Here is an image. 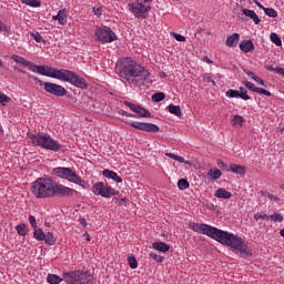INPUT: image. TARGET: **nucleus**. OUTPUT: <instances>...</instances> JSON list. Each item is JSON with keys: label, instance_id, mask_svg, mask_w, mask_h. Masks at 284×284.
Returning <instances> with one entry per match:
<instances>
[{"label": "nucleus", "instance_id": "obj_1", "mask_svg": "<svg viewBox=\"0 0 284 284\" xmlns=\"http://www.w3.org/2000/svg\"><path fill=\"white\" fill-rule=\"evenodd\" d=\"M189 226L191 230H193V232H197V234H205L206 236H210V239L217 241V243L232 247L234 252H240V254H244V256H253L250 245L244 243L243 239H241L239 235H234L210 224L190 222Z\"/></svg>", "mask_w": 284, "mask_h": 284}, {"label": "nucleus", "instance_id": "obj_2", "mask_svg": "<svg viewBox=\"0 0 284 284\" xmlns=\"http://www.w3.org/2000/svg\"><path fill=\"white\" fill-rule=\"evenodd\" d=\"M115 72L131 85H143L144 81H150V71L131 58H125L121 64L115 65Z\"/></svg>", "mask_w": 284, "mask_h": 284}, {"label": "nucleus", "instance_id": "obj_3", "mask_svg": "<svg viewBox=\"0 0 284 284\" xmlns=\"http://www.w3.org/2000/svg\"><path fill=\"white\" fill-rule=\"evenodd\" d=\"M38 74H41L42 77H50L51 79H58L59 81H65L75 88H80V90H88L89 88L88 81L74 71L65 69L55 70L49 65H40L38 67Z\"/></svg>", "mask_w": 284, "mask_h": 284}, {"label": "nucleus", "instance_id": "obj_4", "mask_svg": "<svg viewBox=\"0 0 284 284\" xmlns=\"http://www.w3.org/2000/svg\"><path fill=\"white\" fill-rule=\"evenodd\" d=\"M32 193L37 199H50L54 196V182L50 178H39L32 185Z\"/></svg>", "mask_w": 284, "mask_h": 284}, {"label": "nucleus", "instance_id": "obj_5", "mask_svg": "<svg viewBox=\"0 0 284 284\" xmlns=\"http://www.w3.org/2000/svg\"><path fill=\"white\" fill-rule=\"evenodd\" d=\"M151 3L152 0H135L134 2H129L128 6L135 19H148V14L152 10Z\"/></svg>", "mask_w": 284, "mask_h": 284}, {"label": "nucleus", "instance_id": "obj_6", "mask_svg": "<svg viewBox=\"0 0 284 284\" xmlns=\"http://www.w3.org/2000/svg\"><path fill=\"white\" fill-rule=\"evenodd\" d=\"M33 145H39L44 150H51L53 152H59L61 150V144L54 141V139L50 138L48 134H38L32 136Z\"/></svg>", "mask_w": 284, "mask_h": 284}, {"label": "nucleus", "instance_id": "obj_7", "mask_svg": "<svg viewBox=\"0 0 284 284\" xmlns=\"http://www.w3.org/2000/svg\"><path fill=\"white\" fill-rule=\"evenodd\" d=\"M92 192L95 196H102L103 199H111V196L119 195V191L103 182H97L93 184Z\"/></svg>", "mask_w": 284, "mask_h": 284}, {"label": "nucleus", "instance_id": "obj_8", "mask_svg": "<svg viewBox=\"0 0 284 284\" xmlns=\"http://www.w3.org/2000/svg\"><path fill=\"white\" fill-rule=\"evenodd\" d=\"M95 36L98 41H101L102 43H112V41H115L116 39V33L108 27L97 28Z\"/></svg>", "mask_w": 284, "mask_h": 284}, {"label": "nucleus", "instance_id": "obj_9", "mask_svg": "<svg viewBox=\"0 0 284 284\" xmlns=\"http://www.w3.org/2000/svg\"><path fill=\"white\" fill-rule=\"evenodd\" d=\"M129 125H131V128H135V130H141L142 132H151L152 134L160 132L159 125L150 122H131Z\"/></svg>", "mask_w": 284, "mask_h": 284}, {"label": "nucleus", "instance_id": "obj_10", "mask_svg": "<svg viewBox=\"0 0 284 284\" xmlns=\"http://www.w3.org/2000/svg\"><path fill=\"white\" fill-rule=\"evenodd\" d=\"M74 191L71 187H68L63 184L54 182L53 196H60L61 199H68L74 196Z\"/></svg>", "mask_w": 284, "mask_h": 284}, {"label": "nucleus", "instance_id": "obj_11", "mask_svg": "<svg viewBox=\"0 0 284 284\" xmlns=\"http://www.w3.org/2000/svg\"><path fill=\"white\" fill-rule=\"evenodd\" d=\"M44 90L49 94H53V97H65L68 94L65 88L52 82L44 83Z\"/></svg>", "mask_w": 284, "mask_h": 284}, {"label": "nucleus", "instance_id": "obj_12", "mask_svg": "<svg viewBox=\"0 0 284 284\" xmlns=\"http://www.w3.org/2000/svg\"><path fill=\"white\" fill-rule=\"evenodd\" d=\"M53 174L58 176V179H65L67 181H70V183H72V180L74 179L77 173H74V171H72V169L70 168L59 166L53 169Z\"/></svg>", "mask_w": 284, "mask_h": 284}, {"label": "nucleus", "instance_id": "obj_13", "mask_svg": "<svg viewBox=\"0 0 284 284\" xmlns=\"http://www.w3.org/2000/svg\"><path fill=\"white\" fill-rule=\"evenodd\" d=\"M124 105H126V108H130L132 112H134L135 114H138V116H141L143 119H150L152 116V113L148 109L139 104H134L130 101H124Z\"/></svg>", "mask_w": 284, "mask_h": 284}, {"label": "nucleus", "instance_id": "obj_14", "mask_svg": "<svg viewBox=\"0 0 284 284\" xmlns=\"http://www.w3.org/2000/svg\"><path fill=\"white\" fill-rule=\"evenodd\" d=\"M78 284H92V274L88 271H78Z\"/></svg>", "mask_w": 284, "mask_h": 284}, {"label": "nucleus", "instance_id": "obj_15", "mask_svg": "<svg viewBox=\"0 0 284 284\" xmlns=\"http://www.w3.org/2000/svg\"><path fill=\"white\" fill-rule=\"evenodd\" d=\"M225 94L229 99H243V101H250V97L245 93H241L239 90L230 89Z\"/></svg>", "mask_w": 284, "mask_h": 284}, {"label": "nucleus", "instance_id": "obj_16", "mask_svg": "<svg viewBox=\"0 0 284 284\" xmlns=\"http://www.w3.org/2000/svg\"><path fill=\"white\" fill-rule=\"evenodd\" d=\"M63 278L65 283L68 284H78V278H79V271H73L69 273H63Z\"/></svg>", "mask_w": 284, "mask_h": 284}, {"label": "nucleus", "instance_id": "obj_17", "mask_svg": "<svg viewBox=\"0 0 284 284\" xmlns=\"http://www.w3.org/2000/svg\"><path fill=\"white\" fill-rule=\"evenodd\" d=\"M227 172H233V174H240V176H245L247 169L241 164H231Z\"/></svg>", "mask_w": 284, "mask_h": 284}, {"label": "nucleus", "instance_id": "obj_18", "mask_svg": "<svg viewBox=\"0 0 284 284\" xmlns=\"http://www.w3.org/2000/svg\"><path fill=\"white\" fill-rule=\"evenodd\" d=\"M102 174L105 179H111L112 181H115V183H123V179L114 171L105 169Z\"/></svg>", "mask_w": 284, "mask_h": 284}, {"label": "nucleus", "instance_id": "obj_19", "mask_svg": "<svg viewBox=\"0 0 284 284\" xmlns=\"http://www.w3.org/2000/svg\"><path fill=\"white\" fill-rule=\"evenodd\" d=\"M240 50L245 54H247V52H252L254 50V42H252V40H243L240 43Z\"/></svg>", "mask_w": 284, "mask_h": 284}, {"label": "nucleus", "instance_id": "obj_20", "mask_svg": "<svg viewBox=\"0 0 284 284\" xmlns=\"http://www.w3.org/2000/svg\"><path fill=\"white\" fill-rule=\"evenodd\" d=\"M242 12L243 14H245V17H248L250 19H252L255 26H258V23H261V18H258V16L254 10L243 9Z\"/></svg>", "mask_w": 284, "mask_h": 284}, {"label": "nucleus", "instance_id": "obj_21", "mask_svg": "<svg viewBox=\"0 0 284 284\" xmlns=\"http://www.w3.org/2000/svg\"><path fill=\"white\" fill-rule=\"evenodd\" d=\"M239 39H241V36L239 33H233L226 39V45L229 48H236L239 44Z\"/></svg>", "mask_w": 284, "mask_h": 284}, {"label": "nucleus", "instance_id": "obj_22", "mask_svg": "<svg viewBox=\"0 0 284 284\" xmlns=\"http://www.w3.org/2000/svg\"><path fill=\"white\" fill-rule=\"evenodd\" d=\"M152 247L153 250H158V252H170V245H168L165 242H154Z\"/></svg>", "mask_w": 284, "mask_h": 284}, {"label": "nucleus", "instance_id": "obj_23", "mask_svg": "<svg viewBox=\"0 0 284 284\" xmlns=\"http://www.w3.org/2000/svg\"><path fill=\"white\" fill-rule=\"evenodd\" d=\"M214 196H216V199H232V193L225 189H217Z\"/></svg>", "mask_w": 284, "mask_h": 284}, {"label": "nucleus", "instance_id": "obj_24", "mask_svg": "<svg viewBox=\"0 0 284 284\" xmlns=\"http://www.w3.org/2000/svg\"><path fill=\"white\" fill-rule=\"evenodd\" d=\"M223 175V172H221L220 169H211L207 172V176L209 179H212L213 181H217V179H221V176Z\"/></svg>", "mask_w": 284, "mask_h": 284}, {"label": "nucleus", "instance_id": "obj_25", "mask_svg": "<svg viewBox=\"0 0 284 284\" xmlns=\"http://www.w3.org/2000/svg\"><path fill=\"white\" fill-rule=\"evenodd\" d=\"M33 239H36V241H43L45 239V233L41 227L36 226V229H33Z\"/></svg>", "mask_w": 284, "mask_h": 284}, {"label": "nucleus", "instance_id": "obj_26", "mask_svg": "<svg viewBox=\"0 0 284 284\" xmlns=\"http://www.w3.org/2000/svg\"><path fill=\"white\" fill-rule=\"evenodd\" d=\"M58 21H59L60 26H65V23H68V13H65V9L59 10Z\"/></svg>", "mask_w": 284, "mask_h": 284}, {"label": "nucleus", "instance_id": "obj_27", "mask_svg": "<svg viewBox=\"0 0 284 284\" xmlns=\"http://www.w3.org/2000/svg\"><path fill=\"white\" fill-rule=\"evenodd\" d=\"M11 59L16 61V63H21L22 65H24V68H28V65H30V61L26 60V58L21 55L13 54L11 55Z\"/></svg>", "mask_w": 284, "mask_h": 284}, {"label": "nucleus", "instance_id": "obj_28", "mask_svg": "<svg viewBox=\"0 0 284 284\" xmlns=\"http://www.w3.org/2000/svg\"><path fill=\"white\" fill-rule=\"evenodd\" d=\"M71 183H75L77 185H80V187H88V182H85V180H81V176H79L78 174H75L73 176V180H71Z\"/></svg>", "mask_w": 284, "mask_h": 284}, {"label": "nucleus", "instance_id": "obj_29", "mask_svg": "<svg viewBox=\"0 0 284 284\" xmlns=\"http://www.w3.org/2000/svg\"><path fill=\"white\" fill-rule=\"evenodd\" d=\"M24 6H30V8H41V0H21Z\"/></svg>", "mask_w": 284, "mask_h": 284}, {"label": "nucleus", "instance_id": "obj_30", "mask_svg": "<svg viewBox=\"0 0 284 284\" xmlns=\"http://www.w3.org/2000/svg\"><path fill=\"white\" fill-rule=\"evenodd\" d=\"M47 281L50 284H59V283H61V281H63V278H61V276L55 275V274H49L47 277Z\"/></svg>", "mask_w": 284, "mask_h": 284}, {"label": "nucleus", "instance_id": "obj_31", "mask_svg": "<svg viewBox=\"0 0 284 284\" xmlns=\"http://www.w3.org/2000/svg\"><path fill=\"white\" fill-rule=\"evenodd\" d=\"M168 110L171 114H174L175 116H181V114H182L181 106H179V105L170 104L168 106Z\"/></svg>", "mask_w": 284, "mask_h": 284}, {"label": "nucleus", "instance_id": "obj_32", "mask_svg": "<svg viewBox=\"0 0 284 284\" xmlns=\"http://www.w3.org/2000/svg\"><path fill=\"white\" fill-rule=\"evenodd\" d=\"M267 70L270 72H275L276 74H280L281 77H284V68L274 67V64L267 65Z\"/></svg>", "mask_w": 284, "mask_h": 284}, {"label": "nucleus", "instance_id": "obj_33", "mask_svg": "<svg viewBox=\"0 0 284 284\" xmlns=\"http://www.w3.org/2000/svg\"><path fill=\"white\" fill-rule=\"evenodd\" d=\"M16 230H17L19 236H27V234H28V229L26 227V224L17 225Z\"/></svg>", "mask_w": 284, "mask_h": 284}, {"label": "nucleus", "instance_id": "obj_34", "mask_svg": "<svg viewBox=\"0 0 284 284\" xmlns=\"http://www.w3.org/2000/svg\"><path fill=\"white\" fill-rule=\"evenodd\" d=\"M164 99H165V93L163 92H158L152 95V101L154 103H161V101H163Z\"/></svg>", "mask_w": 284, "mask_h": 284}, {"label": "nucleus", "instance_id": "obj_35", "mask_svg": "<svg viewBox=\"0 0 284 284\" xmlns=\"http://www.w3.org/2000/svg\"><path fill=\"white\" fill-rule=\"evenodd\" d=\"M270 39H271L272 43H275V45H277V47L283 45V41H281V38L278 37L277 33H274V32L271 33Z\"/></svg>", "mask_w": 284, "mask_h": 284}, {"label": "nucleus", "instance_id": "obj_36", "mask_svg": "<svg viewBox=\"0 0 284 284\" xmlns=\"http://www.w3.org/2000/svg\"><path fill=\"white\" fill-rule=\"evenodd\" d=\"M243 123H245V118L241 115H234V118L232 119V125L243 126Z\"/></svg>", "mask_w": 284, "mask_h": 284}, {"label": "nucleus", "instance_id": "obj_37", "mask_svg": "<svg viewBox=\"0 0 284 284\" xmlns=\"http://www.w3.org/2000/svg\"><path fill=\"white\" fill-rule=\"evenodd\" d=\"M264 13L272 19H276L278 17V12H276L273 8H263Z\"/></svg>", "mask_w": 284, "mask_h": 284}, {"label": "nucleus", "instance_id": "obj_38", "mask_svg": "<svg viewBox=\"0 0 284 284\" xmlns=\"http://www.w3.org/2000/svg\"><path fill=\"white\" fill-rule=\"evenodd\" d=\"M128 263H129V267H131V270H136V267H139V262L136 261V257H134V256H129Z\"/></svg>", "mask_w": 284, "mask_h": 284}, {"label": "nucleus", "instance_id": "obj_39", "mask_svg": "<svg viewBox=\"0 0 284 284\" xmlns=\"http://www.w3.org/2000/svg\"><path fill=\"white\" fill-rule=\"evenodd\" d=\"M178 187L179 190H187V187H190V182H187L186 179H181L178 181Z\"/></svg>", "mask_w": 284, "mask_h": 284}, {"label": "nucleus", "instance_id": "obj_40", "mask_svg": "<svg viewBox=\"0 0 284 284\" xmlns=\"http://www.w3.org/2000/svg\"><path fill=\"white\" fill-rule=\"evenodd\" d=\"M44 236L45 239L43 241H45L47 245H54V234L48 232Z\"/></svg>", "mask_w": 284, "mask_h": 284}, {"label": "nucleus", "instance_id": "obj_41", "mask_svg": "<svg viewBox=\"0 0 284 284\" xmlns=\"http://www.w3.org/2000/svg\"><path fill=\"white\" fill-rule=\"evenodd\" d=\"M270 221H273L274 223H283V215H281V213L270 215Z\"/></svg>", "mask_w": 284, "mask_h": 284}, {"label": "nucleus", "instance_id": "obj_42", "mask_svg": "<svg viewBox=\"0 0 284 284\" xmlns=\"http://www.w3.org/2000/svg\"><path fill=\"white\" fill-rule=\"evenodd\" d=\"M150 258L155 261V263H163L165 261V257L162 255H156V253H150Z\"/></svg>", "mask_w": 284, "mask_h": 284}, {"label": "nucleus", "instance_id": "obj_43", "mask_svg": "<svg viewBox=\"0 0 284 284\" xmlns=\"http://www.w3.org/2000/svg\"><path fill=\"white\" fill-rule=\"evenodd\" d=\"M31 37L32 39H34L37 43H43V41H45L43 40V37H41V33L39 32H31Z\"/></svg>", "mask_w": 284, "mask_h": 284}, {"label": "nucleus", "instance_id": "obj_44", "mask_svg": "<svg viewBox=\"0 0 284 284\" xmlns=\"http://www.w3.org/2000/svg\"><path fill=\"white\" fill-rule=\"evenodd\" d=\"M242 84L245 85V88L251 92H256L257 87H254V83L250 81H243Z\"/></svg>", "mask_w": 284, "mask_h": 284}, {"label": "nucleus", "instance_id": "obj_45", "mask_svg": "<svg viewBox=\"0 0 284 284\" xmlns=\"http://www.w3.org/2000/svg\"><path fill=\"white\" fill-rule=\"evenodd\" d=\"M113 203H115V205H126L128 204V199L122 197H113Z\"/></svg>", "mask_w": 284, "mask_h": 284}, {"label": "nucleus", "instance_id": "obj_46", "mask_svg": "<svg viewBox=\"0 0 284 284\" xmlns=\"http://www.w3.org/2000/svg\"><path fill=\"white\" fill-rule=\"evenodd\" d=\"M256 94H264V97H272V92L263 89V88H258L255 90Z\"/></svg>", "mask_w": 284, "mask_h": 284}, {"label": "nucleus", "instance_id": "obj_47", "mask_svg": "<svg viewBox=\"0 0 284 284\" xmlns=\"http://www.w3.org/2000/svg\"><path fill=\"white\" fill-rule=\"evenodd\" d=\"M10 101H12L10 97L0 91V103H10Z\"/></svg>", "mask_w": 284, "mask_h": 284}, {"label": "nucleus", "instance_id": "obj_48", "mask_svg": "<svg viewBox=\"0 0 284 284\" xmlns=\"http://www.w3.org/2000/svg\"><path fill=\"white\" fill-rule=\"evenodd\" d=\"M262 196H267L268 199H273V201H281L278 196H275L274 194L267 193L265 191H261Z\"/></svg>", "mask_w": 284, "mask_h": 284}, {"label": "nucleus", "instance_id": "obj_49", "mask_svg": "<svg viewBox=\"0 0 284 284\" xmlns=\"http://www.w3.org/2000/svg\"><path fill=\"white\" fill-rule=\"evenodd\" d=\"M174 37L175 41L185 42V36H181V33H171Z\"/></svg>", "mask_w": 284, "mask_h": 284}, {"label": "nucleus", "instance_id": "obj_50", "mask_svg": "<svg viewBox=\"0 0 284 284\" xmlns=\"http://www.w3.org/2000/svg\"><path fill=\"white\" fill-rule=\"evenodd\" d=\"M29 70H31V72H37L39 73V68H41V65L39 64H34L30 62V65H28Z\"/></svg>", "mask_w": 284, "mask_h": 284}, {"label": "nucleus", "instance_id": "obj_51", "mask_svg": "<svg viewBox=\"0 0 284 284\" xmlns=\"http://www.w3.org/2000/svg\"><path fill=\"white\" fill-rule=\"evenodd\" d=\"M29 223L33 227V230L38 227L37 226V219L34 217V215L29 216Z\"/></svg>", "mask_w": 284, "mask_h": 284}, {"label": "nucleus", "instance_id": "obj_52", "mask_svg": "<svg viewBox=\"0 0 284 284\" xmlns=\"http://www.w3.org/2000/svg\"><path fill=\"white\" fill-rule=\"evenodd\" d=\"M175 161H178L179 163H185V165H192L190 161H185V159L180 155H176Z\"/></svg>", "mask_w": 284, "mask_h": 284}, {"label": "nucleus", "instance_id": "obj_53", "mask_svg": "<svg viewBox=\"0 0 284 284\" xmlns=\"http://www.w3.org/2000/svg\"><path fill=\"white\" fill-rule=\"evenodd\" d=\"M217 168H220V170L227 171V164H225V162H223V160H217Z\"/></svg>", "mask_w": 284, "mask_h": 284}, {"label": "nucleus", "instance_id": "obj_54", "mask_svg": "<svg viewBox=\"0 0 284 284\" xmlns=\"http://www.w3.org/2000/svg\"><path fill=\"white\" fill-rule=\"evenodd\" d=\"M92 10H93V13L97 16V17H101V12H103V8H101V7H93L92 8Z\"/></svg>", "mask_w": 284, "mask_h": 284}, {"label": "nucleus", "instance_id": "obj_55", "mask_svg": "<svg viewBox=\"0 0 284 284\" xmlns=\"http://www.w3.org/2000/svg\"><path fill=\"white\" fill-rule=\"evenodd\" d=\"M203 81H206V83H212L214 87L216 85V82L210 75H204Z\"/></svg>", "mask_w": 284, "mask_h": 284}, {"label": "nucleus", "instance_id": "obj_56", "mask_svg": "<svg viewBox=\"0 0 284 284\" xmlns=\"http://www.w3.org/2000/svg\"><path fill=\"white\" fill-rule=\"evenodd\" d=\"M253 81H255L258 85H263V88H267V84L263 81L261 78H253Z\"/></svg>", "mask_w": 284, "mask_h": 284}, {"label": "nucleus", "instance_id": "obj_57", "mask_svg": "<svg viewBox=\"0 0 284 284\" xmlns=\"http://www.w3.org/2000/svg\"><path fill=\"white\" fill-rule=\"evenodd\" d=\"M121 114L122 116H130L132 119H136V114L130 113L128 111H122Z\"/></svg>", "mask_w": 284, "mask_h": 284}, {"label": "nucleus", "instance_id": "obj_58", "mask_svg": "<svg viewBox=\"0 0 284 284\" xmlns=\"http://www.w3.org/2000/svg\"><path fill=\"white\" fill-rule=\"evenodd\" d=\"M79 223L80 225H82V227H88V222L85 221V217H80Z\"/></svg>", "mask_w": 284, "mask_h": 284}, {"label": "nucleus", "instance_id": "obj_59", "mask_svg": "<svg viewBox=\"0 0 284 284\" xmlns=\"http://www.w3.org/2000/svg\"><path fill=\"white\" fill-rule=\"evenodd\" d=\"M245 74H247V77H251V79L254 80V78H257L254 72L250 71V70H244Z\"/></svg>", "mask_w": 284, "mask_h": 284}, {"label": "nucleus", "instance_id": "obj_60", "mask_svg": "<svg viewBox=\"0 0 284 284\" xmlns=\"http://www.w3.org/2000/svg\"><path fill=\"white\" fill-rule=\"evenodd\" d=\"M2 32H4V34L7 37H10V29H8V27H6V24H3V27H2Z\"/></svg>", "mask_w": 284, "mask_h": 284}, {"label": "nucleus", "instance_id": "obj_61", "mask_svg": "<svg viewBox=\"0 0 284 284\" xmlns=\"http://www.w3.org/2000/svg\"><path fill=\"white\" fill-rule=\"evenodd\" d=\"M165 156H169V159H173L174 161H176V154L174 153H165Z\"/></svg>", "mask_w": 284, "mask_h": 284}, {"label": "nucleus", "instance_id": "obj_62", "mask_svg": "<svg viewBox=\"0 0 284 284\" xmlns=\"http://www.w3.org/2000/svg\"><path fill=\"white\" fill-rule=\"evenodd\" d=\"M255 6H257V8H260L261 10H263V8H265L263 4H261V2L258 0H253Z\"/></svg>", "mask_w": 284, "mask_h": 284}, {"label": "nucleus", "instance_id": "obj_63", "mask_svg": "<svg viewBox=\"0 0 284 284\" xmlns=\"http://www.w3.org/2000/svg\"><path fill=\"white\" fill-rule=\"evenodd\" d=\"M29 79H32L33 81H38V83H41V80L37 78L36 75L30 74Z\"/></svg>", "mask_w": 284, "mask_h": 284}, {"label": "nucleus", "instance_id": "obj_64", "mask_svg": "<svg viewBox=\"0 0 284 284\" xmlns=\"http://www.w3.org/2000/svg\"><path fill=\"white\" fill-rule=\"evenodd\" d=\"M240 94H247V90H245L243 87H240Z\"/></svg>", "mask_w": 284, "mask_h": 284}]
</instances>
